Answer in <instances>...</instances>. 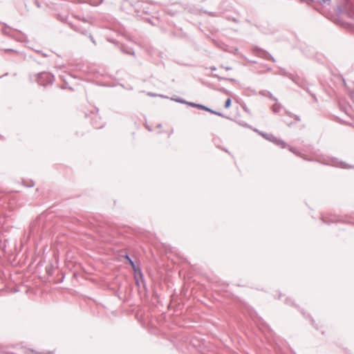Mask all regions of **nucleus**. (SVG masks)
Masks as SVG:
<instances>
[{
    "mask_svg": "<svg viewBox=\"0 0 354 354\" xmlns=\"http://www.w3.org/2000/svg\"><path fill=\"white\" fill-rule=\"evenodd\" d=\"M270 140L272 142H277V139L275 138H273V139H270Z\"/></svg>",
    "mask_w": 354,
    "mask_h": 354,
    "instance_id": "obj_2",
    "label": "nucleus"
},
{
    "mask_svg": "<svg viewBox=\"0 0 354 354\" xmlns=\"http://www.w3.org/2000/svg\"><path fill=\"white\" fill-rule=\"evenodd\" d=\"M231 105V100L230 98H228L227 99V100L225 101V109H227Z\"/></svg>",
    "mask_w": 354,
    "mask_h": 354,
    "instance_id": "obj_1",
    "label": "nucleus"
}]
</instances>
